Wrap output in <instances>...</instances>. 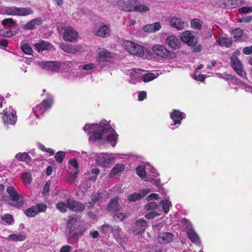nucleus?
Returning a JSON list of instances; mask_svg holds the SVG:
<instances>
[{"label": "nucleus", "instance_id": "1", "mask_svg": "<svg viewBox=\"0 0 252 252\" xmlns=\"http://www.w3.org/2000/svg\"><path fill=\"white\" fill-rule=\"evenodd\" d=\"M6 191L9 194L11 200L8 196L3 195L2 201L17 208H19L23 205V196L19 194L13 186H9L6 189Z\"/></svg>", "mask_w": 252, "mask_h": 252}, {"label": "nucleus", "instance_id": "2", "mask_svg": "<svg viewBox=\"0 0 252 252\" xmlns=\"http://www.w3.org/2000/svg\"><path fill=\"white\" fill-rule=\"evenodd\" d=\"M152 50L157 56L166 60L174 59L176 58L175 52L168 50L164 46L156 44L153 46Z\"/></svg>", "mask_w": 252, "mask_h": 252}, {"label": "nucleus", "instance_id": "3", "mask_svg": "<svg viewBox=\"0 0 252 252\" xmlns=\"http://www.w3.org/2000/svg\"><path fill=\"white\" fill-rule=\"evenodd\" d=\"M123 46L131 55L140 57L144 55L143 47L137 43L127 40L124 42Z\"/></svg>", "mask_w": 252, "mask_h": 252}, {"label": "nucleus", "instance_id": "4", "mask_svg": "<svg viewBox=\"0 0 252 252\" xmlns=\"http://www.w3.org/2000/svg\"><path fill=\"white\" fill-rule=\"evenodd\" d=\"M108 229H111V232L117 242H119L121 241L123 231L120 226H115L112 227L110 224L105 223L101 226L100 232L106 234L108 232Z\"/></svg>", "mask_w": 252, "mask_h": 252}, {"label": "nucleus", "instance_id": "5", "mask_svg": "<svg viewBox=\"0 0 252 252\" xmlns=\"http://www.w3.org/2000/svg\"><path fill=\"white\" fill-rule=\"evenodd\" d=\"M2 120L4 124L14 125L17 121L16 112L11 107L3 111Z\"/></svg>", "mask_w": 252, "mask_h": 252}, {"label": "nucleus", "instance_id": "6", "mask_svg": "<svg viewBox=\"0 0 252 252\" xmlns=\"http://www.w3.org/2000/svg\"><path fill=\"white\" fill-rule=\"evenodd\" d=\"M52 104L53 100L52 99L44 100L41 103L38 104L32 108L35 116L37 118H39L40 115H42L46 110L51 107Z\"/></svg>", "mask_w": 252, "mask_h": 252}, {"label": "nucleus", "instance_id": "7", "mask_svg": "<svg viewBox=\"0 0 252 252\" xmlns=\"http://www.w3.org/2000/svg\"><path fill=\"white\" fill-rule=\"evenodd\" d=\"M197 34L194 32L186 31L182 33L181 41L188 46L194 45L198 42Z\"/></svg>", "mask_w": 252, "mask_h": 252}, {"label": "nucleus", "instance_id": "8", "mask_svg": "<svg viewBox=\"0 0 252 252\" xmlns=\"http://www.w3.org/2000/svg\"><path fill=\"white\" fill-rule=\"evenodd\" d=\"M97 62L100 63L102 62H108L112 58V54L104 48H99L96 51Z\"/></svg>", "mask_w": 252, "mask_h": 252}, {"label": "nucleus", "instance_id": "9", "mask_svg": "<svg viewBox=\"0 0 252 252\" xmlns=\"http://www.w3.org/2000/svg\"><path fill=\"white\" fill-rule=\"evenodd\" d=\"M95 131L93 132V134L90 137V140L95 141L96 140H101L102 136L104 134H107L108 129L107 127L99 124H96L95 127Z\"/></svg>", "mask_w": 252, "mask_h": 252}, {"label": "nucleus", "instance_id": "10", "mask_svg": "<svg viewBox=\"0 0 252 252\" xmlns=\"http://www.w3.org/2000/svg\"><path fill=\"white\" fill-rule=\"evenodd\" d=\"M78 37V33L72 27L68 26L64 29L63 39L65 41L74 42Z\"/></svg>", "mask_w": 252, "mask_h": 252}, {"label": "nucleus", "instance_id": "11", "mask_svg": "<svg viewBox=\"0 0 252 252\" xmlns=\"http://www.w3.org/2000/svg\"><path fill=\"white\" fill-rule=\"evenodd\" d=\"M137 0H118L117 4L121 10L126 12H132Z\"/></svg>", "mask_w": 252, "mask_h": 252}, {"label": "nucleus", "instance_id": "12", "mask_svg": "<svg viewBox=\"0 0 252 252\" xmlns=\"http://www.w3.org/2000/svg\"><path fill=\"white\" fill-rule=\"evenodd\" d=\"M66 202L67 203L68 208L73 212H81L85 209L84 204L75 201L72 198H68Z\"/></svg>", "mask_w": 252, "mask_h": 252}, {"label": "nucleus", "instance_id": "13", "mask_svg": "<svg viewBox=\"0 0 252 252\" xmlns=\"http://www.w3.org/2000/svg\"><path fill=\"white\" fill-rule=\"evenodd\" d=\"M148 226V222L144 219H140L136 220L132 231L135 235H139L145 232Z\"/></svg>", "mask_w": 252, "mask_h": 252}, {"label": "nucleus", "instance_id": "14", "mask_svg": "<svg viewBox=\"0 0 252 252\" xmlns=\"http://www.w3.org/2000/svg\"><path fill=\"white\" fill-rule=\"evenodd\" d=\"M230 62L232 67L239 75L242 77L246 76V73H243L242 64L236 56L233 55L230 58Z\"/></svg>", "mask_w": 252, "mask_h": 252}, {"label": "nucleus", "instance_id": "15", "mask_svg": "<svg viewBox=\"0 0 252 252\" xmlns=\"http://www.w3.org/2000/svg\"><path fill=\"white\" fill-rule=\"evenodd\" d=\"M170 118L174 122V125L180 124L182 120L185 118V114L180 111L173 109L170 114Z\"/></svg>", "mask_w": 252, "mask_h": 252}, {"label": "nucleus", "instance_id": "16", "mask_svg": "<svg viewBox=\"0 0 252 252\" xmlns=\"http://www.w3.org/2000/svg\"><path fill=\"white\" fill-rule=\"evenodd\" d=\"M107 128L108 129L107 134L109 133V134L107 136V140L111 143L113 147H115L118 138V134L111 126L107 127Z\"/></svg>", "mask_w": 252, "mask_h": 252}, {"label": "nucleus", "instance_id": "17", "mask_svg": "<svg viewBox=\"0 0 252 252\" xmlns=\"http://www.w3.org/2000/svg\"><path fill=\"white\" fill-rule=\"evenodd\" d=\"M165 43L168 46L174 50L179 49L180 42L179 39L174 35H170L165 39Z\"/></svg>", "mask_w": 252, "mask_h": 252}, {"label": "nucleus", "instance_id": "18", "mask_svg": "<svg viewBox=\"0 0 252 252\" xmlns=\"http://www.w3.org/2000/svg\"><path fill=\"white\" fill-rule=\"evenodd\" d=\"M120 209L119 197L116 196L110 201L108 205L107 210L110 212L115 213L118 212Z\"/></svg>", "mask_w": 252, "mask_h": 252}, {"label": "nucleus", "instance_id": "19", "mask_svg": "<svg viewBox=\"0 0 252 252\" xmlns=\"http://www.w3.org/2000/svg\"><path fill=\"white\" fill-rule=\"evenodd\" d=\"M34 48L37 52H40L44 50H50L52 45L43 40H40L39 42L34 44Z\"/></svg>", "mask_w": 252, "mask_h": 252}, {"label": "nucleus", "instance_id": "20", "mask_svg": "<svg viewBox=\"0 0 252 252\" xmlns=\"http://www.w3.org/2000/svg\"><path fill=\"white\" fill-rule=\"evenodd\" d=\"M174 235L171 233L162 232L158 237V240L160 244L168 243L173 240Z\"/></svg>", "mask_w": 252, "mask_h": 252}, {"label": "nucleus", "instance_id": "21", "mask_svg": "<svg viewBox=\"0 0 252 252\" xmlns=\"http://www.w3.org/2000/svg\"><path fill=\"white\" fill-rule=\"evenodd\" d=\"M86 229L83 226L79 225L77 228L70 230L71 234L70 238L74 240H77L86 231Z\"/></svg>", "mask_w": 252, "mask_h": 252}, {"label": "nucleus", "instance_id": "22", "mask_svg": "<svg viewBox=\"0 0 252 252\" xmlns=\"http://www.w3.org/2000/svg\"><path fill=\"white\" fill-rule=\"evenodd\" d=\"M111 158L108 157L98 156L95 159L96 163L100 166L107 168L110 166Z\"/></svg>", "mask_w": 252, "mask_h": 252}, {"label": "nucleus", "instance_id": "23", "mask_svg": "<svg viewBox=\"0 0 252 252\" xmlns=\"http://www.w3.org/2000/svg\"><path fill=\"white\" fill-rule=\"evenodd\" d=\"M61 63L58 62H47L44 64V68L49 71H58L61 67Z\"/></svg>", "mask_w": 252, "mask_h": 252}, {"label": "nucleus", "instance_id": "24", "mask_svg": "<svg viewBox=\"0 0 252 252\" xmlns=\"http://www.w3.org/2000/svg\"><path fill=\"white\" fill-rule=\"evenodd\" d=\"M170 23L172 28L178 30L183 29L185 26V23L182 19L175 17H172L170 19Z\"/></svg>", "mask_w": 252, "mask_h": 252}, {"label": "nucleus", "instance_id": "25", "mask_svg": "<svg viewBox=\"0 0 252 252\" xmlns=\"http://www.w3.org/2000/svg\"><path fill=\"white\" fill-rule=\"evenodd\" d=\"M60 47L64 52L68 54H75L79 51V49L78 47L65 43H61Z\"/></svg>", "mask_w": 252, "mask_h": 252}, {"label": "nucleus", "instance_id": "26", "mask_svg": "<svg viewBox=\"0 0 252 252\" xmlns=\"http://www.w3.org/2000/svg\"><path fill=\"white\" fill-rule=\"evenodd\" d=\"M161 25L159 22H156L154 24H148L143 27V30L147 32H154L159 31L161 29Z\"/></svg>", "mask_w": 252, "mask_h": 252}, {"label": "nucleus", "instance_id": "27", "mask_svg": "<svg viewBox=\"0 0 252 252\" xmlns=\"http://www.w3.org/2000/svg\"><path fill=\"white\" fill-rule=\"evenodd\" d=\"M125 168V165L122 163L116 164L111 170V172L109 174V178H113L122 172Z\"/></svg>", "mask_w": 252, "mask_h": 252}, {"label": "nucleus", "instance_id": "28", "mask_svg": "<svg viewBox=\"0 0 252 252\" xmlns=\"http://www.w3.org/2000/svg\"><path fill=\"white\" fill-rule=\"evenodd\" d=\"M15 158L19 161L25 162L27 164H29L32 161L31 156L26 152L17 153L15 155Z\"/></svg>", "mask_w": 252, "mask_h": 252}, {"label": "nucleus", "instance_id": "29", "mask_svg": "<svg viewBox=\"0 0 252 252\" xmlns=\"http://www.w3.org/2000/svg\"><path fill=\"white\" fill-rule=\"evenodd\" d=\"M95 34L98 36L106 38L110 36V30L107 25H104L96 32Z\"/></svg>", "mask_w": 252, "mask_h": 252}, {"label": "nucleus", "instance_id": "30", "mask_svg": "<svg viewBox=\"0 0 252 252\" xmlns=\"http://www.w3.org/2000/svg\"><path fill=\"white\" fill-rule=\"evenodd\" d=\"M187 234L188 238L192 243L198 244L200 242L199 236L193 230V229H188L187 232Z\"/></svg>", "mask_w": 252, "mask_h": 252}, {"label": "nucleus", "instance_id": "31", "mask_svg": "<svg viewBox=\"0 0 252 252\" xmlns=\"http://www.w3.org/2000/svg\"><path fill=\"white\" fill-rule=\"evenodd\" d=\"M17 16H26L33 13V10L30 7H17Z\"/></svg>", "mask_w": 252, "mask_h": 252}, {"label": "nucleus", "instance_id": "32", "mask_svg": "<svg viewBox=\"0 0 252 252\" xmlns=\"http://www.w3.org/2000/svg\"><path fill=\"white\" fill-rule=\"evenodd\" d=\"M8 239L11 241H23L26 239V234L23 232L21 234H12L8 236Z\"/></svg>", "mask_w": 252, "mask_h": 252}, {"label": "nucleus", "instance_id": "33", "mask_svg": "<svg viewBox=\"0 0 252 252\" xmlns=\"http://www.w3.org/2000/svg\"><path fill=\"white\" fill-rule=\"evenodd\" d=\"M148 6L144 4H141L140 2L138 1L135 4L132 11H137L140 13H145L149 11Z\"/></svg>", "mask_w": 252, "mask_h": 252}, {"label": "nucleus", "instance_id": "34", "mask_svg": "<svg viewBox=\"0 0 252 252\" xmlns=\"http://www.w3.org/2000/svg\"><path fill=\"white\" fill-rule=\"evenodd\" d=\"M219 45L221 47H229L232 45V41L227 37H220L218 40Z\"/></svg>", "mask_w": 252, "mask_h": 252}, {"label": "nucleus", "instance_id": "35", "mask_svg": "<svg viewBox=\"0 0 252 252\" xmlns=\"http://www.w3.org/2000/svg\"><path fill=\"white\" fill-rule=\"evenodd\" d=\"M36 209L35 206H32L31 208L26 209L24 211L25 215L28 217H34L37 214Z\"/></svg>", "mask_w": 252, "mask_h": 252}, {"label": "nucleus", "instance_id": "36", "mask_svg": "<svg viewBox=\"0 0 252 252\" xmlns=\"http://www.w3.org/2000/svg\"><path fill=\"white\" fill-rule=\"evenodd\" d=\"M56 208L61 213H64L67 211V203H64L63 201H60L57 203L56 205Z\"/></svg>", "mask_w": 252, "mask_h": 252}, {"label": "nucleus", "instance_id": "37", "mask_svg": "<svg viewBox=\"0 0 252 252\" xmlns=\"http://www.w3.org/2000/svg\"><path fill=\"white\" fill-rule=\"evenodd\" d=\"M65 156V153L63 151L58 152L55 156L56 161L58 163H62Z\"/></svg>", "mask_w": 252, "mask_h": 252}, {"label": "nucleus", "instance_id": "38", "mask_svg": "<svg viewBox=\"0 0 252 252\" xmlns=\"http://www.w3.org/2000/svg\"><path fill=\"white\" fill-rule=\"evenodd\" d=\"M21 50L27 55H32V49L31 46L28 44H24L21 47Z\"/></svg>", "mask_w": 252, "mask_h": 252}, {"label": "nucleus", "instance_id": "39", "mask_svg": "<svg viewBox=\"0 0 252 252\" xmlns=\"http://www.w3.org/2000/svg\"><path fill=\"white\" fill-rule=\"evenodd\" d=\"M158 204L155 202H150L144 206V209L147 211H153L158 208Z\"/></svg>", "mask_w": 252, "mask_h": 252}, {"label": "nucleus", "instance_id": "40", "mask_svg": "<svg viewBox=\"0 0 252 252\" xmlns=\"http://www.w3.org/2000/svg\"><path fill=\"white\" fill-rule=\"evenodd\" d=\"M156 76L153 73H147L142 75V80L144 82H148L156 78Z\"/></svg>", "mask_w": 252, "mask_h": 252}, {"label": "nucleus", "instance_id": "41", "mask_svg": "<svg viewBox=\"0 0 252 252\" xmlns=\"http://www.w3.org/2000/svg\"><path fill=\"white\" fill-rule=\"evenodd\" d=\"M136 173L142 179L145 180L146 171L145 168L142 166L139 165L136 168Z\"/></svg>", "mask_w": 252, "mask_h": 252}, {"label": "nucleus", "instance_id": "42", "mask_svg": "<svg viewBox=\"0 0 252 252\" xmlns=\"http://www.w3.org/2000/svg\"><path fill=\"white\" fill-rule=\"evenodd\" d=\"M141 196L140 193L134 192L128 195L127 199L130 202H134L138 200L141 199Z\"/></svg>", "mask_w": 252, "mask_h": 252}, {"label": "nucleus", "instance_id": "43", "mask_svg": "<svg viewBox=\"0 0 252 252\" xmlns=\"http://www.w3.org/2000/svg\"><path fill=\"white\" fill-rule=\"evenodd\" d=\"M15 22L11 18H8L4 19L1 24L5 27H11L15 25Z\"/></svg>", "mask_w": 252, "mask_h": 252}, {"label": "nucleus", "instance_id": "44", "mask_svg": "<svg viewBox=\"0 0 252 252\" xmlns=\"http://www.w3.org/2000/svg\"><path fill=\"white\" fill-rule=\"evenodd\" d=\"M228 2L230 3L231 8L240 6L244 4L243 0H228Z\"/></svg>", "mask_w": 252, "mask_h": 252}, {"label": "nucleus", "instance_id": "45", "mask_svg": "<svg viewBox=\"0 0 252 252\" xmlns=\"http://www.w3.org/2000/svg\"><path fill=\"white\" fill-rule=\"evenodd\" d=\"M160 204L162 205L164 212L165 214L168 213L169 211L170 206H171V203L167 200H162Z\"/></svg>", "mask_w": 252, "mask_h": 252}, {"label": "nucleus", "instance_id": "46", "mask_svg": "<svg viewBox=\"0 0 252 252\" xmlns=\"http://www.w3.org/2000/svg\"><path fill=\"white\" fill-rule=\"evenodd\" d=\"M190 24L191 28L194 29L200 30L202 28L199 19H195L192 20L191 21Z\"/></svg>", "mask_w": 252, "mask_h": 252}, {"label": "nucleus", "instance_id": "47", "mask_svg": "<svg viewBox=\"0 0 252 252\" xmlns=\"http://www.w3.org/2000/svg\"><path fill=\"white\" fill-rule=\"evenodd\" d=\"M243 31L240 28H237L233 31L232 32V35L234 39L237 40L242 35Z\"/></svg>", "mask_w": 252, "mask_h": 252}, {"label": "nucleus", "instance_id": "48", "mask_svg": "<svg viewBox=\"0 0 252 252\" xmlns=\"http://www.w3.org/2000/svg\"><path fill=\"white\" fill-rule=\"evenodd\" d=\"M34 206L36 209V210L37 212V214L39 212H45L47 208L46 204L45 203H39Z\"/></svg>", "mask_w": 252, "mask_h": 252}, {"label": "nucleus", "instance_id": "49", "mask_svg": "<svg viewBox=\"0 0 252 252\" xmlns=\"http://www.w3.org/2000/svg\"><path fill=\"white\" fill-rule=\"evenodd\" d=\"M230 83L236 86H245L246 85L240 79L234 76H233L231 81L229 83V84H230Z\"/></svg>", "mask_w": 252, "mask_h": 252}, {"label": "nucleus", "instance_id": "50", "mask_svg": "<svg viewBox=\"0 0 252 252\" xmlns=\"http://www.w3.org/2000/svg\"><path fill=\"white\" fill-rule=\"evenodd\" d=\"M240 14H247L252 12V7L244 6L242 7L238 10Z\"/></svg>", "mask_w": 252, "mask_h": 252}, {"label": "nucleus", "instance_id": "51", "mask_svg": "<svg viewBox=\"0 0 252 252\" xmlns=\"http://www.w3.org/2000/svg\"><path fill=\"white\" fill-rule=\"evenodd\" d=\"M17 7H7L6 9V12L7 14L9 15H16L17 16Z\"/></svg>", "mask_w": 252, "mask_h": 252}, {"label": "nucleus", "instance_id": "52", "mask_svg": "<svg viewBox=\"0 0 252 252\" xmlns=\"http://www.w3.org/2000/svg\"><path fill=\"white\" fill-rule=\"evenodd\" d=\"M69 163L70 164V165L74 167L76 169H77V171L75 172V174L77 175L78 173L79 170V166L78 164L77 160L76 158H73L72 159H70L69 161Z\"/></svg>", "mask_w": 252, "mask_h": 252}, {"label": "nucleus", "instance_id": "53", "mask_svg": "<svg viewBox=\"0 0 252 252\" xmlns=\"http://www.w3.org/2000/svg\"><path fill=\"white\" fill-rule=\"evenodd\" d=\"M77 219L76 217H72L68 219L67 222V226L70 229L72 228L74 224L77 222Z\"/></svg>", "mask_w": 252, "mask_h": 252}, {"label": "nucleus", "instance_id": "54", "mask_svg": "<svg viewBox=\"0 0 252 252\" xmlns=\"http://www.w3.org/2000/svg\"><path fill=\"white\" fill-rule=\"evenodd\" d=\"M160 214L155 211H151L145 215V218L147 219H153L157 216H159Z\"/></svg>", "mask_w": 252, "mask_h": 252}, {"label": "nucleus", "instance_id": "55", "mask_svg": "<svg viewBox=\"0 0 252 252\" xmlns=\"http://www.w3.org/2000/svg\"><path fill=\"white\" fill-rule=\"evenodd\" d=\"M2 219L8 224H11L13 221L12 216L9 214H5Z\"/></svg>", "mask_w": 252, "mask_h": 252}, {"label": "nucleus", "instance_id": "56", "mask_svg": "<svg viewBox=\"0 0 252 252\" xmlns=\"http://www.w3.org/2000/svg\"><path fill=\"white\" fill-rule=\"evenodd\" d=\"M100 194L99 192H94L92 195L91 203H94L97 202L100 198Z\"/></svg>", "mask_w": 252, "mask_h": 252}, {"label": "nucleus", "instance_id": "57", "mask_svg": "<svg viewBox=\"0 0 252 252\" xmlns=\"http://www.w3.org/2000/svg\"><path fill=\"white\" fill-rule=\"evenodd\" d=\"M50 185V181L47 182L44 186L43 189L42 190V194L44 195H47L49 191Z\"/></svg>", "mask_w": 252, "mask_h": 252}, {"label": "nucleus", "instance_id": "58", "mask_svg": "<svg viewBox=\"0 0 252 252\" xmlns=\"http://www.w3.org/2000/svg\"><path fill=\"white\" fill-rule=\"evenodd\" d=\"M0 35L5 37H11L12 35V31L0 30Z\"/></svg>", "mask_w": 252, "mask_h": 252}, {"label": "nucleus", "instance_id": "59", "mask_svg": "<svg viewBox=\"0 0 252 252\" xmlns=\"http://www.w3.org/2000/svg\"><path fill=\"white\" fill-rule=\"evenodd\" d=\"M96 127V124H92L91 125H86L84 127V130L85 132H88L89 133H91L92 131L91 129H95V127Z\"/></svg>", "mask_w": 252, "mask_h": 252}, {"label": "nucleus", "instance_id": "60", "mask_svg": "<svg viewBox=\"0 0 252 252\" xmlns=\"http://www.w3.org/2000/svg\"><path fill=\"white\" fill-rule=\"evenodd\" d=\"M252 21V16H247L246 17H242L239 19L240 23H250Z\"/></svg>", "mask_w": 252, "mask_h": 252}, {"label": "nucleus", "instance_id": "61", "mask_svg": "<svg viewBox=\"0 0 252 252\" xmlns=\"http://www.w3.org/2000/svg\"><path fill=\"white\" fill-rule=\"evenodd\" d=\"M220 76L221 78L223 79L225 81H230V82L233 76L231 74L223 73L220 74Z\"/></svg>", "mask_w": 252, "mask_h": 252}, {"label": "nucleus", "instance_id": "62", "mask_svg": "<svg viewBox=\"0 0 252 252\" xmlns=\"http://www.w3.org/2000/svg\"><path fill=\"white\" fill-rule=\"evenodd\" d=\"M113 218L114 219H117L120 221H123L126 218V216L122 213H117L114 216Z\"/></svg>", "mask_w": 252, "mask_h": 252}, {"label": "nucleus", "instance_id": "63", "mask_svg": "<svg viewBox=\"0 0 252 252\" xmlns=\"http://www.w3.org/2000/svg\"><path fill=\"white\" fill-rule=\"evenodd\" d=\"M96 67L95 65L93 63H90L84 65L83 69L85 70H92Z\"/></svg>", "mask_w": 252, "mask_h": 252}, {"label": "nucleus", "instance_id": "64", "mask_svg": "<svg viewBox=\"0 0 252 252\" xmlns=\"http://www.w3.org/2000/svg\"><path fill=\"white\" fill-rule=\"evenodd\" d=\"M72 249V248L71 246L69 245H65L61 247L60 250V252H70Z\"/></svg>", "mask_w": 252, "mask_h": 252}]
</instances>
